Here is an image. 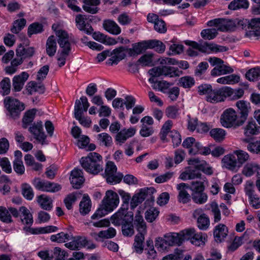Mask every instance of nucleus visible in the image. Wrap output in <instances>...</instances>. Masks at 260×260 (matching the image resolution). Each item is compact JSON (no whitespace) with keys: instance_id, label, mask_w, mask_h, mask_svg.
I'll use <instances>...</instances> for the list:
<instances>
[{"instance_id":"nucleus-23","label":"nucleus","mask_w":260,"mask_h":260,"mask_svg":"<svg viewBox=\"0 0 260 260\" xmlns=\"http://www.w3.org/2000/svg\"><path fill=\"white\" fill-rule=\"evenodd\" d=\"M28 78V74L25 72L15 76L13 79V86L15 91H20L23 88L25 82Z\"/></svg>"},{"instance_id":"nucleus-64","label":"nucleus","mask_w":260,"mask_h":260,"mask_svg":"<svg viewBox=\"0 0 260 260\" xmlns=\"http://www.w3.org/2000/svg\"><path fill=\"white\" fill-rule=\"evenodd\" d=\"M11 84L9 78H5L0 82L1 92L3 95H8L10 92Z\"/></svg>"},{"instance_id":"nucleus-13","label":"nucleus","mask_w":260,"mask_h":260,"mask_svg":"<svg viewBox=\"0 0 260 260\" xmlns=\"http://www.w3.org/2000/svg\"><path fill=\"white\" fill-rule=\"evenodd\" d=\"M29 131L39 143L42 145L47 144L46 140V136L43 131V124L41 121L34 123L29 127Z\"/></svg>"},{"instance_id":"nucleus-5","label":"nucleus","mask_w":260,"mask_h":260,"mask_svg":"<svg viewBox=\"0 0 260 260\" xmlns=\"http://www.w3.org/2000/svg\"><path fill=\"white\" fill-rule=\"evenodd\" d=\"M209 62L215 67L211 70L212 76H220L233 72L234 70L228 64H224V61L219 58L213 57L208 59Z\"/></svg>"},{"instance_id":"nucleus-6","label":"nucleus","mask_w":260,"mask_h":260,"mask_svg":"<svg viewBox=\"0 0 260 260\" xmlns=\"http://www.w3.org/2000/svg\"><path fill=\"white\" fill-rule=\"evenodd\" d=\"M5 107L9 112L11 116L17 118L24 109V105L18 100L11 96H7L4 100Z\"/></svg>"},{"instance_id":"nucleus-3","label":"nucleus","mask_w":260,"mask_h":260,"mask_svg":"<svg viewBox=\"0 0 260 260\" xmlns=\"http://www.w3.org/2000/svg\"><path fill=\"white\" fill-rule=\"evenodd\" d=\"M119 203V199L118 194L111 190L107 191L103 201L102 206L92 215L91 219H96L105 216L108 212L115 209Z\"/></svg>"},{"instance_id":"nucleus-36","label":"nucleus","mask_w":260,"mask_h":260,"mask_svg":"<svg viewBox=\"0 0 260 260\" xmlns=\"http://www.w3.org/2000/svg\"><path fill=\"white\" fill-rule=\"evenodd\" d=\"M134 223L139 233H146V225L140 211L138 210L135 215Z\"/></svg>"},{"instance_id":"nucleus-43","label":"nucleus","mask_w":260,"mask_h":260,"mask_svg":"<svg viewBox=\"0 0 260 260\" xmlns=\"http://www.w3.org/2000/svg\"><path fill=\"white\" fill-rule=\"evenodd\" d=\"M19 212L21 213V220L23 223L27 225L32 223V216L25 207H21L19 208Z\"/></svg>"},{"instance_id":"nucleus-59","label":"nucleus","mask_w":260,"mask_h":260,"mask_svg":"<svg viewBox=\"0 0 260 260\" xmlns=\"http://www.w3.org/2000/svg\"><path fill=\"white\" fill-rule=\"evenodd\" d=\"M57 230V227L55 226L49 225L34 229L32 233L35 234H47L56 232Z\"/></svg>"},{"instance_id":"nucleus-12","label":"nucleus","mask_w":260,"mask_h":260,"mask_svg":"<svg viewBox=\"0 0 260 260\" xmlns=\"http://www.w3.org/2000/svg\"><path fill=\"white\" fill-rule=\"evenodd\" d=\"M235 27L244 29L250 27L255 32L256 36H260V18L252 19L249 22L247 19H235Z\"/></svg>"},{"instance_id":"nucleus-2","label":"nucleus","mask_w":260,"mask_h":260,"mask_svg":"<svg viewBox=\"0 0 260 260\" xmlns=\"http://www.w3.org/2000/svg\"><path fill=\"white\" fill-rule=\"evenodd\" d=\"M80 163L82 167L91 174L97 175L103 170V157L95 152H90L86 156L81 157Z\"/></svg>"},{"instance_id":"nucleus-62","label":"nucleus","mask_w":260,"mask_h":260,"mask_svg":"<svg viewBox=\"0 0 260 260\" xmlns=\"http://www.w3.org/2000/svg\"><path fill=\"white\" fill-rule=\"evenodd\" d=\"M70 235L64 232H60L55 235H52L50 237L52 242L57 243H63L69 239Z\"/></svg>"},{"instance_id":"nucleus-15","label":"nucleus","mask_w":260,"mask_h":260,"mask_svg":"<svg viewBox=\"0 0 260 260\" xmlns=\"http://www.w3.org/2000/svg\"><path fill=\"white\" fill-rule=\"evenodd\" d=\"M193 217L197 218L198 227L202 230H207L210 225V220L208 216L203 213L201 208L195 210L193 213Z\"/></svg>"},{"instance_id":"nucleus-19","label":"nucleus","mask_w":260,"mask_h":260,"mask_svg":"<svg viewBox=\"0 0 260 260\" xmlns=\"http://www.w3.org/2000/svg\"><path fill=\"white\" fill-rule=\"evenodd\" d=\"M70 180L74 188H80L84 181L82 171L78 169L73 170L71 172Z\"/></svg>"},{"instance_id":"nucleus-4","label":"nucleus","mask_w":260,"mask_h":260,"mask_svg":"<svg viewBox=\"0 0 260 260\" xmlns=\"http://www.w3.org/2000/svg\"><path fill=\"white\" fill-rule=\"evenodd\" d=\"M221 125L226 128L237 127L244 124L243 121L238 118L236 111L233 108L225 110L220 116Z\"/></svg>"},{"instance_id":"nucleus-16","label":"nucleus","mask_w":260,"mask_h":260,"mask_svg":"<svg viewBox=\"0 0 260 260\" xmlns=\"http://www.w3.org/2000/svg\"><path fill=\"white\" fill-rule=\"evenodd\" d=\"M154 190L153 188L142 189L138 193L134 194L131 199L130 206L131 209H134L141 204L147 197L148 193Z\"/></svg>"},{"instance_id":"nucleus-58","label":"nucleus","mask_w":260,"mask_h":260,"mask_svg":"<svg viewBox=\"0 0 260 260\" xmlns=\"http://www.w3.org/2000/svg\"><path fill=\"white\" fill-rule=\"evenodd\" d=\"M192 199L194 202L197 204H202L206 202L208 197L203 191L193 192Z\"/></svg>"},{"instance_id":"nucleus-42","label":"nucleus","mask_w":260,"mask_h":260,"mask_svg":"<svg viewBox=\"0 0 260 260\" xmlns=\"http://www.w3.org/2000/svg\"><path fill=\"white\" fill-rule=\"evenodd\" d=\"M92 37L94 40L103 44L113 45L116 43V41L114 39L107 37V36L99 31L93 33Z\"/></svg>"},{"instance_id":"nucleus-44","label":"nucleus","mask_w":260,"mask_h":260,"mask_svg":"<svg viewBox=\"0 0 260 260\" xmlns=\"http://www.w3.org/2000/svg\"><path fill=\"white\" fill-rule=\"evenodd\" d=\"M244 91L243 89L239 88L234 90L232 88L226 86V98H230L231 100H237L243 96Z\"/></svg>"},{"instance_id":"nucleus-47","label":"nucleus","mask_w":260,"mask_h":260,"mask_svg":"<svg viewBox=\"0 0 260 260\" xmlns=\"http://www.w3.org/2000/svg\"><path fill=\"white\" fill-rule=\"evenodd\" d=\"M235 156L236 157L237 161L240 166H242L249 159V154L245 151L242 150H236L233 151Z\"/></svg>"},{"instance_id":"nucleus-57","label":"nucleus","mask_w":260,"mask_h":260,"mask_svg":"<svg viewBox=\"0 0 260 260\" xmlns=\"http://www.w3.org/2000/svg\"><path fill=\"white\" fill-rule=\"evenodd\" d=\"M118 193L120 195L122 201V207L120 208H124L128 210V207L131 199V194L122 189L118 190Z\"/></svg>"},{"instance_id":"nucleus-10","label":"nucleus","mask_w":260,"mask_h":260,"mask_svg":"<svg viewBox=\"0 0 260 260\" xmlns=\"http://www.w3.org/2000/svg\"><path fill=\"white\" fill-rule=\"evenodd\" d=\"M149 75L153 76H165L170 77H179L182 72L178 69L170 66H161L153 68L148 72Z\"/></svg>"},{"instance_id":"nucleus-14","label":"nucleus","mask_w":260,"mask_h":260,"mask_svg":"<svg viewBox=\"0 0 260 260\" xmlns=\"http://www.w3.org/2000/svg\"><path fill=\"white\" fill-rule=\"evenodd\" d=\"M226 98V86L213 90L208 96H206V101L211 103H217L224 101Z\"/></svg>"},{"instance_id":"nucleus-37","label":"nucleus","mask_w":260,"mask_h":260,"mask_svg":"<svg viewBox=\"0 0 260 260\" xmlns=\"http://www.w3.org/2000/svg\"><path fill=\"white\" fill-rule=\"evenodd\" d=\"M83 3V9L84 10L89 13L95 14L98 11L96 6L100 4V1L84 0Z\"/></svg>"},{"instance_id":"nucleus-33","label":"nucleus","mask_w":260,"mask_h":260,"mask_svg":"<svg viewBox=\"0 0 260 260\" xmlns=\"http://www.w3.org/2000/svg\"><path fill=\"white\" fill-rule=\"evenodd\" d=\"M146 47L149 49H153L156 52L162 53L166 49L165 45L161 41L157 40H152L145 41Z\"/></svg>"},{"instance_id":"nucleus-60","label":"nucleus","mask_w":260,"mask_h":260,"mask_svg":"<svg viewBox=\"0 0 260 260\" xmlns=\"http://www.w3.org/2000/svg\"><path fill=\"white\" fill-rule=\"evenodd\" d=\"M217 29L215 28H208L203 29L201 33L202 37L205 40H212L217 35Z\"/></svg>"},{"instance_id":"nucleus-45","label":"nucleus","mask_w":260,"mask_h":260,"mask_svg":"<svg viewBox=\"0 0 260 260\" xmlns=\"http://www.w3.org/2000/svg\"><path fill=\"white\" fill-rule=\"evenodd\" d=\"M249 7L247 0H234L228 6V8L231 10H237L240 9H246Z\"/></svg>"},{"instance_id":"nucleus-1","label":"nucleus","mask_w":260,"mask_h":260,"mask_svg":"<svg viewBox=\"0 0 260 260\" xmlns=\"http://www.w3.org/2000/svg\"><path fill=\"white\" fill-rule=\"evenodd\" d=\"M52 28L58 38V43L61 48V50L58 52L57 60L58 66L62 67L65 64L66 59L71 51V44L69 41V35L66 31L60 29L59 26L55 24L52 25Z\"/></svg>"},{"instance_id":"nucleus-50","label":"nucleus","mask_w":260,"mask_h":260,"mask_svg":"<svg viewBox=\"0 0 260 260\" xmlns=\"http://www.w3.org/2000/svg\"><path fill=\"white\" fill-rule=\"evenodd\" d=\"M206 235L200 232L196 233L194 232L193 237L191 239V243L196 246H201L205 244Z\"/></svg>"},{"instance_id":"nucleus-52","label":"nucleus","mask_w":260,"mask_h":260,"mask_svg":"<svg viewBox=\"0 0 260 260\" xmlns=\"http://www.w3.org/2000/svg\"><path fill=\"white\" fill-rule=\"evenodd\" d=\"M97 140L101 145L110 146L112 143V137L107 133H103L97 135Z\"/></svg>"},{"instance_id":"nucleus-11","label":"nucleus","mask_w":260,"mask_h":260,"mask_svg":"<svg viewBox=\"0 0 260 260\" xmlns=\"http://www.w3.org/2000/svg\"><path fill=\"white\" fill-rule=\"evenodd\" d=\"M235 22V19L217 18L208 21L207 25L210 27L215 26L217 30L221 31H232L236 28Z\"/></svg>"},{"instance_id":"nucleus-32","label":"nucleus","mask_w":260,"mask_h":260,"mask_svg":"<svg viewBox=\"0 0 260 260\" xmlns=\"http://www.w3.org/2000/svg\"><path fill=\"white\" fill-rule=\"evenodd\" d=\"M260 127L254 121H249L244 127V135L248 137L259 134Z\"/></svg>"},{"instance_id":"nucleus-22","label":"nucleus","mask_w":260,"mask_h":260,"mask_svg":"<svg viewBox=\"0 0 260 260\" xmlns=\"http://www.w3.org/2000/svg\"><path fill=\"white\" fill-rule=\"evenodd\" d=\"M223 166L229 170H237L240 167L234 153L225 155L222 160Z\"/></svg>"},{"instance_id":"nucleus-28","label":"nucleus","mask_w":260,"mask_h":260,"mask_svg":"<svg viewBox=\"0 0 260 260\" xmlns=\"http://www.w3.org/2000/svg\"><path fill=\"white\" fill-rule=\"evenodd\" d=\"M135 133L136 129L134 127L123 129L117 133L115 139L117 141L123 143L128 138L133 136Z\"/></svg>"},{"instance_id":"nucleus-34","label":"nucleus","mask_w":260,"mask_h":260,"mask_svg":"<svg viewBox=\"0 0 260 260\" xmlns=\"http://www.w3.org/2000/svg\"><path fill=\"white\" fill-rule=\"evenodd\" d=\"M126 54L123 47L116 48L113 51L112 56L110 58L109 63L117 64L118 62L122 60L125 57Z\"/></svg>"},{"instance_id":"nucleus-25","label":"nucleus","mask_w":260,"mask_h":260,"mask_svg":"<svg viewBox=\"0 0 260 260\" xmlns=\"http://www.w3.org/2000/svg\"><path fill=\"white\" fill-rule=\"evenodd\" d=\"M188 163L190 166H195L196 168L199 170H202L206 174L210 175L213 173L212 168L204 166L205 162L201 161L199 158H191L188 160Z\"/></svg>"},{"instance_id":"nucleus-49","label":"nucleus","mask_w":260,"mask_h":260,"mask_svg":"<svg viewBox=\"0 0 260 260\" xmlns=\"http://www.w3.org/2000/svg\"><path fill=\"white\" fill-rule=\"evenodd\" d=\"M36 114V110L35 109L28 110L25 113L22 119L23 127L26 128L27 125L32 122L35 118Z\"/></svg>"},{"instance_id":"nucleus-54","label":"nucleus","mask_w":260,"mask_h":260,"mask_svg":"<svg viewBox=\"0 0 260 260\" xmlns=\"http://www.w3.org/2000/svg\"><path fill=\"white\" fill-rule=\"evenodd\" d=\"M245 77L250 81H255L258 79L260 77V69L253 68L246 72Z\"/></svg>"},{"instance_id":"nucleus-55","label":"nucleus","mask_w":260,"mask_h":260,"mask_svg":"<svg viewBox=\"0 0 260 260\" xmlns=\"http://www.w3.org/2000/svg\"><path fill=\"white\" fill-rule=\"evenodd\" d=\"M173 125V122L171 120H167L163 125L160 133V139L165 141L167 140V136L168 134H170V129H171Z\"/></svg>"},{"instance_id":"nucleus-17","label":"nucleus","mask_w":260,"mask_h":260,"mask_svg":"<svg viewBox=\"0 0 260 260\" xmlns=\"http://www.w3.org/2000/svg\"><path fill=\"white\" fill-rule=\"evenodd\" d=\"M228 48L226 46L219 45L214 43H205L200 45L198 50L209 53L210 52H222L228 51Z\"/></svg>"},{"instance_id":"nucleus-24","label":"nucleus","mask_w":260,"mask_h":260,"mask_svg":"<svg viewBox=\"0 0 260 260\" xmlns=\"http://www.w3.org/2000/svg\"><path fill=\"white\" fill-rule=\"evenodd\" d=\"M188 188L189 185L184 183H181L177 185V188L180 190L178 197L179 202L185 204L190 200V194L184 189Z\"/></svg>"},{"instance_id":"nucleus-21","label":"nucleus","mask_w":260,"mask_h":260,"mask_svg":"<svg viewBox=\"0 0 260 260\" xmlns=\"http://www.w3.org/2000/svg\"><path fill=\"white\" fill-rule=\"evenodd\" d=\"M87 244L88 241L85 237L77 236L72 241L65 244V246L71 250H76L87 246Z\"/></svg>"},{"instance_id":"nucleus-51","label":"nucleus","mask_w":260,"mask_h":260,"mask_svg":"<svg viewBox=\"0 0 260 260\" xmlns=\"http://www.w3.org/2000/svg\"><path fill=\"white\" fill-rule=\"evenodd\" d=\"M0 220L6 223H10L13 222L9 208L7 209L3 206H0Z\"/></svg>"},{"instance_id":"nucleus-38","label":"nucleus","mask_w":260,"mask_h":260,"mask_svg":"<svg viewBox=\"0 0 260 260\" xmlns=\"http://www.w3.org/2000/svg\"><path fill=\"white\" fill-rule=\"evenodd\" d=\"M145 233H138L135 238L133 244L134 250L137 253H142L144 250L143 242Z\"/></svg>"},{"instance_id":"nucleus-30","label":"nucleus","mask_w":260,"mask_h":260,"mask_svg":"<svg viewBox=\"0 0 260 260\" xmlns=\"http://www.w3.org/2000/svg\"><path fill=\"white\" fill-rule=\"evenodd\" d=\"M37 202L44 210L49 211L53 207V201L51 198L46 194H41L37 197Z\"/></svg>"},{"instance_id":"nucleus-56","label":"nucleus","mask_w":260,"mask_h":260,"mask_svg":"<svg viewBox=\"0 0 260 260\" xmlns=\"http://www.w3.org/2000/svg\"><path fill=\"white\" fill-rule=\"evenodd\" d=\"M195 81L193 77L190 76H184L180 78L179 80V84L185 88H191L194 85Z\"/></svg>"},{"instance_id":"nucleus-39","label":"nucleus","mask_w":260,"mask_h":260,"mask_svg":"<svg viewBox=\"0 0 260 260\" xmlns=\"http://www.w3.org/2000/svg\"><path fill=\"white\" fill-rule=\"evenodd\" d=\"M164 238H166L170 246L174 245H181L182 243L180 233H171L166 234Z\"/></svg>"},{"instance_id":"nucleus-63","label":"nucleus","mask_w":260,"mask_h":260,"mask_svg":"<svg viewBox=\"0 0 260 260\" xmlns=\"http://www.w3.org/2000/svg\"><path fill=\"white\" fill-rule=\"evenodd\" d=\"M159 212L155 208L151 207L145 212V218L148 222H152L158 216Z\"/></svg>"},{"instance_id":"nucleus-18","label":"nucleus","mask_w":260,"mask_h":260,"mask_svg":"<svg viewBox=\"0 0 260 260\" xmlns=\"http://www.w3.org/2000/svg\"><path fill=\"white\" fill-rule=\"evenodd\" d=\"M89 107V104L86 96H82L80 100H76L74 108L75 117L82 116L83 111H87Z\"/></svg>"},{"instance_id":"nucleus-61","label":"nucleus","mask_w":260,"mask_h":260,"mask_svg":"<svg viewBox=\"0 0 260 260\" xmlns=\"http://www.w3.org/2000/svg\"><path fill=\"white\" fill-rule=\"evenodd\" d=\"M147 48L146 45L144 41L134 45L133 48L129 49V53L131 56H134L141 53L144 49Z\"/></svg>"},{"instance_id":"nucleus-8","label":"nucleus","mask_w":260,"mask_h":260,"mask_svg":"<svg viewBox=\"0 0 260 260\" xmlns=\"http://www.w3.org/2000/svg\"><path fill=\"white\" fill-rule=\"evenodd\" d=\"M32 184L36 189L45 192H55L61 188L60 185L50 181L41 179L40 178H35Z\"/></svg>"},{"instance_id":"nucleus-40","label":"nucleus","mask_w":260,"mask_h":260,"mask_svg":"<svg viewBox=\"0 0 260 260\" xmlns=\"http://www.w3.org/2000/svg\"><path fill=\"white\" fill-rule=\"evenodd\" d=\"M57 44L54 36H50L46 42V52L49 56H53L56 53Z\"/></svg>"},{"instance_id":"nucleus-26","label":"nucleus","mask_w":260,"mask_h":260,"mask_svg":"<svg viewBox=\"0 0 260 260\" xmlns=\"http://www.w3.org/2000/svg\"><path fill=\"white\" fill-rule=\"evenodd\" d=\"M255 173L257 176H260V166L255 162L247 164L242 170V174L246 177H250Z\"/></svg>"},{"instance_id":"nucleus-31","label":"nucleus","mask_w":260,"mask_h":260,"mask_svg":"<svg viewBox=\"0 0 260 260\" xmlns=\"http://www.w3.org/2000/svg\"><path fill=\"white\" fill-rule=\"evenodd\" d=\"M103 27L106 30L114 35H119L121 32L120 27L115 21L111 20H105Z\"/></svg>"},{"instance_id":"nucleus-46","label":"nucleus","mask_w":260,"mask_h":260,"mask_svg":"<svg viewBox=\"0 0 260 260\" xmlns=\"http://www.w3.org/2000/svg\"><path fill=\"white\" fill-rule=\"evenodd\" d=\"M91 209V201L88 196L84 195L80 203V211L83 215L87 214Z\"/></svg>"},{"instance_id":"nucleus-41","label":"nucleus","mask_w":260,"mask_h":260,"mask_svg":"<svg viewBox=\"0 0 260 260\" xmlns=\"http://www.w3.org/2000/svg\"><path fill=\"white\" fill-rule=\"evenodd\" d=\"M26 90L29 95H31L35 92L43 93L45 91V87L43 84L32 81L27 84Z\"/></svg>"},{"instance_id":"nucleus-53","label":"nucleus","mask_w":260,"mask_h":260,"mask_svg":"<svg viewBox=\"0 0 260 260\" xmlns=\"http://www.w3.org/2000/svg\"><path fill=\"white\" fill-rule=\"evenodd\" d=\"M133 220H128L127 222L121 225L122 234L124 236H132L134 234V226L133 224Z\"/></svg>"},{"instance_id":"nucleus-35","label":"nucleus","mask_w":260,"mask_h":260,"mask_svg":"<svg viewBox=\"0 0 260 260\" xmlns=\"http://www.w3.org/2000/svg\"><path fill=\"white\" fill-rule=\"evenodd\" d=\"M16 56L23 59L31 57L34 54V49L32 47L25 48L22 44H20L16 49Z\"/></svg>"},{"instance_id":"nucleus-7","label":"nucleus","mask_w":260,"mask_h":260,"mask_svg":"<svg viewBox=\"0 0 260 260\" xmlns=\"http://www.w3.org/2000/svg\"><path fill=\"white\" fill-rule=\"evenodd\" d=\"M105 177L108 183L114 184L121 181L123 175L117 172V167L113 162L109 161L106 164Z\"/></svg>"},{"instance_id":"nucleus-29","label":"nucleus","mask_w":260,"mask_h":260,"mask_svg":"<svg viewBox=\"0 0 260 260\" xmlns=\"http://www.w3.org/2000/svg\"><path fill=\"white\" fill-rule=\"evenodd\" d=\"M228 230L223 224L216 226L214 230V236L216 241L221 242L227 236Z\"/></svg>"},{"instance_id":"nucleus-48","label":"nucleus","mask_w":260,"mask_h":260,"mask_svg":"<svg viewBox=\"0 0 260 260\" xmlns=\"http://www.w3.org/2000/svg\"><path fill=\"white\" fill-rule=\"evenodd\" d=\"M225 131L220 128L212 129L210 132L211 137L216 142L222 141L225 136Z\"/></svg>"},{"instance_id":"nucleus-20","label":"nucleus","mask_w":260,"mask_h":260,"mask_svg":"<svg viewBox=\"0 0 260 260\" xmlns=\"http://www.w3.org/2000/svg\"><path fill=\"white\" fill-rule=\"evenodd\" d=\"M236 105L240 114V118L244 123L251 110L250 104L247 101L240 100L237 102Z\"/></svg>"},{"instance_id":"nucleus-27","label":"nucleus","mask_w":260,"mask_h":260,"mask_svg":"<svg viewBox=\"0 0 260 260\" xmlns=\"http://www.w3.org/2000/svg\"><path fill=\"white\" fill-rule=\"evenodd\" d=\"M85 19L83 15H78L76 17L77 27L79 30L84 31L87 34H91L93 29L89 24L85 23Z\"/></svg>"},{"instance_id":"nucleus-9","label":"nucleus","mask_w":260,"mask_h":260,"mask_svg":"<svg viewBox=\"0 0 260 260\" xmlns=\"http://www.w3.org/2000/svg\"><path fill=\"white\" fill-rule=\"evenodd\" d=\"M133 212L128 211L127 209L120 208L110 217V221L115 226H121L128 220L134 219Z\"/></svg>"}]
</instances>
